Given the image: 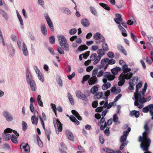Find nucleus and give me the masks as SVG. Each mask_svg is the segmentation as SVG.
Wrapping results in <instances>:
<instances>
[{"mask_svg": "<svg viewBox=\"0 0 153 153\" xmlns=\"http://www.w3.org/2000/svg\"><path fill=\"white\" fill-rule=\"evenodd\" d=\"M0 14L6 21L8 20L9 17L7 14L4 10L1 9H0Z\"/></svg>", "mask_w": 153, "mask_h": 153, "instance_id": "25", "label": "nucleus"}, {"mask_svg": "<svg viewBox=\"0 0 153 153\" xmlns=\"http://www.w3.org/2000/svg\"><path fill=\"white\" fill-rule=\"evenodd\" d=\"M110 91L109 90H108L105 92L104 94L105 97L102 98L103 99L105 100H108V97L110 95Z\"/></svg>", "mask_w": 153, "mask_h": 153, "instance_id": "49", "label": "nucleus"}, {"mask_svg": "<svg viewBox=\"0 0 153 153\" xmlns=\"http://www.w3.org/2000/svg\"><path fill=\"white\" fill-rule=\"evenodd\" d=\"M94 39L97 40L95 43L97 44H100L101 42H105V40L104 37L99 33L97 32L94 35Z\"/></svg>", "mask_w": 153, "mask_h": 153, "instance_id": "6", "label": "nucleus"}, {"mask_svg": "<svg viewBox=\"0 0 153 153\" xmlns=\"http://www.w3.org/2000/svg\"><path fill=\"white\" fill-rule=\"evenodd\" d=\"M17 44L19 48L22 50L23 55L25 56H27L28 55L29 52L25 43H22V40L19 39L17 41Z\"/></svg>", "mask_w": 153, "mask_h": 153, "instance_id": "4", "label": "nucleus"}, {"mask_svg": "<svg viewBox=\"0 0 153 153\" xmlns=\"http://www.w3.org/2000/svg\"><path fill=\"white\" fill-rule=\"evenodd\" d=\"M103 150L106 153H115L112 150L108 149V148H105L103 149Z\"/></svg>", "mask_w": 153, "mask_h": 153, "instance_id": "51", "label": "nucleus"}, {"mask_svg": "<svg viewBox=\"0 0 153 153\" xmlns=\"http://www.w3.org/2000/svg\"><path fill=\"white\" fill-rule=\"evenodd\" d=\"M51 107L54 113H55L56 115V106L55 104H53V103H51Z\"/></svg>", "mask_w": 153, "mask_h": 153, "instance_id": "63", "label": "nucleus"}, {"mask_svg": "<svg viewBox=\"0 0 153 153\" xmlns=\"http://www.w3.org/2000/svg\"><path fill=\"white\" fill-rule=\"evenodd\" d=\"M116 18H114V20L115 22L118 25H120V23L123 21V19L122 18V15L119 14H116Z\"/></svg>", "mask_w": 153, "mask_h": 153, "instance_id": "18", "label": "nucleus"}, {"mask_svg": "<svg viewBox=\"0 0 153 153\" xmlns=\"http://www.w3.org/2000/svg\"><path fill=\"white\" fill-rule=\"evenodd\" d=\"M115 60L114 59H109L108 58V63L104 67V70H105L107 68L109 65L114 64L115 63Z\"/></svg>", "mask_w": 153, "mask_h": 153, "instance_id": "30", "label": "nucleus"}, {"mask_svg": "<svg viewBox=\"0 0 153 153\" xmlns=\"http://www.w3.org/2000/svg\"><path fill=\"white\" fill-rule=\"evenodd\" d=\"M81 22L82 24L85 27H88L90 25V22L87 19H81Z\"/></svg>", "mask_w": 153, "mask_h": 153, "instance_id": "28", "label": "nucleus"}, {"mask_svg": "<svg viewBox=\"0 0 153 153\" xmlns=\"http://www.w3.org/2000/svg\"><path fill=\"white\" fill-rule=\"evenodd\" d=\"M104 77L105 79H107L109 81H111L113 80L115 78L114 75L111 74L109 72H105L104 74Z\"/></svg>", "mask_w": 153, "mask_h": 153, "instance_id": "14", "label": "nucleus"}, {"mask_svg": "<svg viewBox=\"0 0 153 153\" xmlns=\"http://www.w3.org/2000/svg\"><path fill=\"white\" fill-rule=\"evenodd\" d=\"M59 45H60L62 44H65L67 42V41L65 37L62 35H59L57 36Z\"/></svg>", "mask_w": 153, "mask_h": 153, "instance_id": "16", "label": "nucleus"}, {"mask_svg": "<svg viewBox=\"0 0 153 153\" xmlns=\"http://www.w3.org/2000/svg\"><path fill=\"white\" fill-rule=\"evenodd\" d=\"M63 13L68 15H71V12L70 10L68 8H66L63 10Z\"/></svg>", "mask_w": 153, "mask_h": 153, "instance_id": "55", "label": "nucleus"}, {"mask_svg": "<svg viewBox=\"0 0 153 153\" xmlns=\"http://www.w3.org/2000/svg\"><path fill=\"white\" fill-rule=\"evenodd\" d=\"M153 109V104H151L143 108L142 111L144 113H147L150 110Z\"/></svg>", "mask_w": 153, "mask_h": 153, "instance_id": "24", "label": "nucleus"}, {"mask_svg": "<svg viewBox=\"0 0 153 153\" xmlns=\"http://www.w3.org/2000/svg\"><path fill=\"white\" fill-rule=\"evenodd\" d=\"M12 142L14 143H18L17 137L14 134H13L11 137Z\"/></svg>", "mask_w": 153, "mask_h": 153, "instance_id": "52", "label": "nucleus"}, {"mask_svg": "<svg viewBox=\"0 0 153 153\" xmlns=\"http://www.w3.org/2000/svg\"><path fill=\"white\" fill-rule=\"evenodd\" d=\"M90 76L88 75L84 76L82 78V83H84L85 81H87L89 78H90Z\"/></svg>", "mask_w": 153, "mask_h": 153, "instance_id": "60", "label": "nucleus"}, {"mask_svg": "<svg viewBox=\"0 0 153 153\" xmlns=\"http://www.w3.org/2000/svg\"><path fill=\"white\" fill-rule=\"evenodd\" d=\"M111 92L112 94L116 95L118 94L121 92V90L119 87L116 88L115 86H114L111 88Z\"/></svg>", "mask_w": 153, "mask_h": 153, "instance_id": "22", "label": "nucleus"}, {"mask_svg": "<svg viewBox=\"0 0 153 153\" xmlns=\"http://www.w3.org/2000/svg\"><path fill=\"white\" fill-rule=\"evenodd\" d=\"M147 86L148 85L147 83L146 82H145L144 84V88L142 89V91H140V93H141L142 97H144V94L146 92Z\"/></svg>", "mask_w": 153, "mask_h": 153, "instance_id": "41", "label": "nucleus"}, {"mask_svg": "<svg viewBox=\"0 0 153 153\" xmlns=\"http://www.w3.org/2000/svg\"><path fill=\"white\" fill-rule=\"evenodd\" d=\"M119 81L118 82V85L119 86H121L123 85L125 82V79L124 78V77L120 75L119 77Z\"/></svg>", "mask_w": 153, "mask_h": 153, "instance_id": "37", "label": "nucleus"}, {"mask_svg": "<svg viewBox=\"0 0 153 153\" xmlns=\"http://www.w3.org/2000/svg\"><path fill=\"white\" fill-rule=\"evenodd\" d=\"M90 58L91 60L94 61L93 64L96 65L98 63L101 59L100 56H97L95 53H94L90 56Z\"/></svg>", "mask_w": 153, "mask_h": 153, "instance_id": "8", "label": "nucleus"}, {"mask_svg": "<svg viewBox=\"0 0 153 153\" xmlns=\"http://www.w3.org/2000/svg\"><path fill=\"white\" fill-rule=\"evenodd\" d=\"M57 51L60 54L63 55L65 53L63 50L60 47H59L57 48Z\"/></svg>", "mask_w": 153, "mask_h": 153, "instance_id": "64", "label": "nucleus"}, {"mask_svg": "<svg viewBox=\"0 0 153 153\" xmlns=\"http://www.w3.org/2000/svg\"><path fill=\"white\" fill-rule=\"evenodd\" d=\"M72 113L74 114L79 120H81L82 119V117L79 115L78 112L76 110H72L71 111Z\"/></svg>", "mask_w": 153, "mask_h": 153, "instance_id": "36", "label": "nucleus"}, {"mask_svg": "<svg viewBox=\"0 0 153 153\" xmlns=\"http://www.w3.org/2000/svg\"><path fill=\"white\" fill-rule=\"evenodd\" d=\"M122 69L123 71V73L128 72L131 71V69L130 68H128V65L126 64L123 66Z\"/></svg>", "mask_w": 153, "mask_h": 153, "instance_id": "42", "label": "nucleus"}, {"mask_svg": "<svg viewBox=\"0 0 153 153\" xmlns=\"http://www.w3.org/2000/svg\"><path fill=\"white\" fill-rule=\"evenodd\" d=\"M127 137L125 136L124 135H122L120 139V141L122 143L120 147V149L122 150L124 148V147L126 146L128 143V142L126 140Z\"/></svg>", "mask_w": 153, "mask_h": 153, "instance_id": "11", "label": "nucleus"}, {"mask_svg": "<svg viewBox=\"0 0 153 153\" xmlns=\"http://www.w3.org/2000/svg\"><path fill=\"white\" fill-rule=\"evenodd\" d=\"M103 94V93L102 92H98L94 95V98L95 100L100 99L102 97Z\"/></svg>", "mask_w": 153, "mask_h": 153, "instance_id": "35", "label": "nucleus"}, {"mask_svg": "<svg viewBox=\"0 0 153 153\" xmlns=\"http://www.w3.org/2000/svg\"><path fill=\"white\" fill-rule=\"evenodd\" d=\"M98 91V88L97 86L92 87L90 89V92L91 94H94L96 93Z\"/></svg>", "mask_w": 153, "mask_h": 153, "instance_id": "38", "label": "nucleus"}, {"mask_svg": "<svg viewBox=\"0 0 153 153\" xmlns=\"http://www.w3.org/2000/svg\"><path fill=\"white\" fill-rule=\"evenodd\" d=\"M129 115L131 117L135 116L136 118L139 117L140 113L139 111L133 110L131 111Z\"/></svg>", "mask_w": 153, "mask_h": 153, "instance_id": "29", "label": "nucleus"}, {"mask_svg": "<svg viewBox=\"0 0 153 153\" xmlns=\"http://www.w3.org/2000/svg\"><path fill=\"white\" fill-rule=\"evenodd\" d=\"M3 115L8 121H11L13 120V118L12 116L7 111H5L3 112Z\"/></svg>", "mask_w": 153, "mask_h": 153, "instance_id": "13", "label": "nucleus"}, {"mask_svg": "<svg viewBox=\"0 0 153 153\" xmlns=\"http://www.w3.org/2000/svg\"><path fill=\"white\" fill-rule=\"evenodd\" d=\"M102 81L104 83L102 86V89L103 90H106L111 87V84L110 83L107 82V79H103Z\"/></svg>", "mask_w": 153, "mask_h": 153, "instance_id": "17", "label": "nucleus"}, {"mask_svg": "<svg viewBox=\"0 0 153 153\" xmlns=\"http://www.w3.org/2000/svg\"><path fill=\"white\" fill-rule=\"evenodd\" d=\"M123 76L124 79H130L132 76V73L131 72L122 73L120 75Z\"/></svg>", "mask_w": 153, "mask_h": 153, "instance_id": "19", "label": "nucleus"}, {"mask_svg": "<svg viewBox=\"0 0 153 153\" xmlns=\"http://www.w3.org/2000/svg\"><path fill=\"white\" fill-rule=\"evenodd\" d=\"M121 68L119 67H116L111 70L112 73L114 75L117 74L119 71L121 70Z\"/></svg>", "mask_w": 153, "mask_h": 153, "instance_id": "32", "label": "nucleus"}, {"mask_svg": "<svg viewBox=\"0 0 153 153\" xmlns=\"http://www.w3.org/2000/svg\"><path fill=\"white\" fill-rule=\"evenodd\" d=\"M49 40L51 43L53 45L55 42V39L54 36H50L49 38Z\"/></svg>", "mask_w": 153, "mask_h": 153, "instance_id": "57", "label": "nucleus"}, {"mask_svg": "<svg viewBox=\"0 0 153 153\" xmlns=\"http://www.w3.org/2000/svg\"><path fill=\"white\" fill-rule=\"evenodd\" d=\"M2 42V45L4 46L5 45V42L4 41V37L3 36V34L1 31L0 30V43Z\"/></svg>", "mask_w": 153, "mask_h": 153, "instance_id": "47", "label": "nucleus"}, {"mask_svg": "<svg viewBox=\"0 0 153 153\" xmlns=\"http://www.w3.org/2000/svg\"><path fill=\"white\" fill-rule=\"evenodd\" d=\"M77 30L75 28L71 29L69 31V34L71 35L74 34L77 32Z\"/></svg>", "mask_w": 153, "mask_h": 153, "instance_id": "61", "label": "nucleus"}, {"mask_svg": "<svg viewBox=\"0 0 153 153\" xmlns=\"http://www.w3.org/2000/svg\"><path fill=\"white\" fill-rule=\"evenodd\" d=\"M107 55L111 59H112L114 57V53L112 52H109Z\"/></svg>", "mask_w": 153, "mask_h": 153, "instance_id": "58", "label": "nucleus"}, {"mask_svg": "<svg viewBox=\"0 0 153 153\" xmlns=\"http://www.w3.org/2000/svg\"><path fill=\"white\" fill-rule=\"evenodd\" d=\"M89 8L91 13L94 16H97V13L95 8L92 6L90 7Z\"/></svg>", "mask_w": 153, "mask_h": 153, "instance_id": "45", "label": "nucleus"}, {"mask_svg": "<svg viewBox=\"0 0 153 153\" xmlns=\"http://www.w3.org/2000/svg\"><path fill=\"white\" fill-rule=\"evenodd\" d=\"M37 102L39 105L41 107L43 106V102L41 98V96L40 95H38L37 98Z\"/></svg>", "mask_w": 153, "mask_h": 153, "instance_id": "44", "label": "nucleus"}, {"mask_svg": "<svg viewBox=\"0 0 153 153\" xmlns=\"http://www.w3.org/2000/svg\"><path fill=\"white\" fill-rule=\"evenodd\" d=\"M100 5L102 7L105 9L107 10H110V7L107 4H104L102 3H100Z\"/></svg>", "mask_w": 153, "mask_h": 153, "instance_id": "48", "label": "nucleus"}, {"mask_svg": "<svg viewBox=\"0 0 153 153\" xmlns=\"http://www.w3.org/2000/svg\"><path fill=\"white\" fill-rule=\"evenodd\" d=\"M117 48L125 56L127 55V53L126 51L125 50L123 46L120 45H118Z\"/></svg>", "mask_w": 153, "mask_h": 153, "instance_id": "31", "label": "nucleus"}, {"mask_svg": "<svg viewBox=\"0 0 153 153\" xmlns=\"http://www.w3.org/2000/svg\"><path fill=\"white\" fill-rule=\"evenodd\" d=\"M20 148L21 150H23L25 153H29L30 152V147L28 143H22L20 145Z\"/></svg>", "mask_w": 153, "mask_h": 153, "instance_id": "12", "label": "nucleus"}, {"mask_svg": "<svg viewBox=\"0 0 153 153\" xmlns=\"http://www.w3.org/2000/svg\"><path fill=\"white\" fill-rule=\"evenodd\" d=\"M44 16L45 17L47 23L49 27L50 28L51 31L53 32H54L53 26L52 23L51 19L49 17L48 14L47 13L44 14Z\"/></svg>", "mask_w": 153, "mask_h": 153, "instance_id": "10", "label": "nucleus"}, {"mask_svg": "<svg viewBox=\"0 0 153 153\" xmlns=\"http://www.w3.org/2000/svg\"><path fill=\"white\" fill-rule=\"evenodd\" d=\"M102 44V48H103V49H104L105 51H108V46L107 44L105 43V42H103Z\"/></svg>", "mask_w": 153, "mask_h": 153, "instance_id": "56", "label": "nucleus"}, {"mask_svg": "<svg viewBox=\"0 0 153 153\" xmlns=\"http://www.w3.org/2000/svg\"><path fill=\"white\" fill-rule=\"evenodd\" d=\"M118 117L116 114H114L113 116V120L115 123L118 122V123H120V122L118 121Z\"/></svg>", "mask_w": 153, "mask_h": 153, "instance_id": "53", "label": "nucleus"}, {"mask_svg": "<svg viewBox=\"0 0 153 153\" xmlns=\"http://www.w3.org/2000/svg\"><path fill=\"white\" fill-rule=\"evenodd\" d=\"M142 86L141 83H139L136 85V92L134 93V97L135 101L134 102V105L137 106L139 108H142L143 107V103L146 102V100L144 97H142L141 93L140 91L139 92V89Z\"/></svg>", "mask_w": 153, "mask_h": 153, "instance_id": "2", "label": "nucleus"}, {"mask_svg": "<svg viewBox=\"0 0 153 153\" xmlns=\"http://www.w3.org/2000/svg\"><path fill=\"white\" fill-rule=\"evenodd\" d=\"M22 130L23 131L26 130L27 128V125L26 123L24 121H22Z\"/></svg>", "mask_w": 153, "mask_h": 153, "instance_id": "54", "label": "nucleus"}, {"mask_svg": "<svg viewBox=\"0 0 153 153\" xmlns=\"http://www.w3.org/2000/svg\"><path fill=\"white\" fill-rule=\"evenodd\" d=\"M26 80L28 85H30L31 89L35 92L36 90V85L34 80L33 79L32 76L29 71H27L26 74Z\"/></svg>", "mask_w": 153, "mask_h": 153, "instance_id": "3", "label": "nucleus"}, {"mask_svg": "<svg viewBox=\"0 0 153 153\" xmlns=\"http://www.w3.org/2000/svg\"><path fill=\"white\" fill-rule=\"evenodd\" d=\"M62 45H60L64 50L66 51L67 52H68L69 51V45L68 44L67 42H66L65 44H62Z\"/></svg>", "mask_w": 153, "mask_h": 153, "instance_id": "39", "label": "nucleus"}, {"mask_svg": "<svg viewBox=\"0 0 153 153\" xmlns=\"http://www.w3.org/2000/svg\"><path fill=\"white\" fill-rule=\"evenodd\" d=\"M7 48L10 56L11 57H13L15 54V51L14 49L11 45H8Z\"/></svg>", "mask_w": 153, "mask_h": 153, "instance_id": "21", "label": "nucleus"}, {"mask_svg": "<svg viewBox=\"0 0 153 153\" xmlns=\"http://www.w3.org/2000/svg\"><path fill=\"white\" fill-rule=\"evenodd\" d=\"M65 133L67 135L68 139L72 141L74 140V137L72 133L70 132L69 130H67L65 131Z\"/></svg>", "mask_w": 153, "mask_h": 153, "instance_id": "26", "label": "nucleus"}, {"mask_svg": "<svg viewBox=\"0 0 153 153\" xmlns=\"http://www.w3.org/2000/svg\"><path fill=\"white\" fill-rule=\"evenodd\" d=\"M66 116L69 117L71 121L76 123L77 125H79V122L76 119L74 116L72 115L69 116V115H67Z\"/></svg>", "mask_w": 153, "mask_h": 153, "instance_id": "33", "label": "nucleus"}, {"mask_svg": "<svg viewBox=\"0 0 153 153\" xmlns=\"http://www.w3.org/2000/svg\"><path fill=\"white\" fill-rule=\"evenodd\" d=\"M53 123L55 128L56 132L57 134H58L59 132L62 131V125L59 120L56 118L53 119Z\"/></svg>", "mask_w": 153, "mask_h": 153, "instance_id": "5", "label": "nucleus"}, {"mask_svg": "<svg viewBox=\"0 0 153 153\" xmlns=\"http://www.w3.org/2000/svg\"><path fill=\"white\" fill-rule=\"evenodd\" d=\"M105 50L102 49L98 50L97 51V53L99 55L98 56H100L101 57L105 54Z\"/></svg>", "mask_w": 153, "mask_h": 153, "instance_id": "43", "label": "nucleus"}, {"mask_svg": "<svg viewBox=\"0 0 153 153\" xmlns=\"http://www.w3.org/2000/svg\"><path fill=\"white\" fill-rule=\"evenodd\" d=\"M16 13L17 18L20 22V25L21 26H23L24 25V23L23 19L22 17V16L20 15L19 11L17 10H16Z\"/></svg>", "mask_w": 153, "mask_h": 153, "instance_id": "34", "label": "nucleus"}, {"mask_svg": "<svg viewBox=\"0 0 153 153\" xmlns=\"http://www.w3.org/2000/svg\"><path fill=\"white\" fill-rule=\"evenodd\" d=\"M12 130L9 128H7L4 130V133L2 134V137L5 141L9 140L11 138V135L8 133H10Z\"/></svg>", "mask_w": 153, "mask_h": 153, "instance_id": "7", "label": "nucleus"}, {"mask_svg": "<svg viewBox=\"0 0 153 153\" xmlns=\"http://www.w3.org/2000/svg\"><path fill=\"white\" fill-rule=\"evenodd\" d=\"M37 140L39 146L40 148H42L43 146V144L39 137L38 136L37 137Z\"/></svg>", "mask_w": 153, "mask_h": 153, "instance_id": "50", "label": "nucleus"}, {"mask_svg": "<svg viewBox=\"0 0 153 153\" xmlns=\"http://www.w3.org/2000/svg\"><path fill=\"white\" fill-rule=\"evenodd\" d=\"M88 48V47L86 45H81L78 47V50L79 51H81L86 50Z\"/></svg>", "mask_w": 153, "mask_h": 153, "instance_id": "46", "label": "nucleus"}, {"mask_svg": "<svg viewBox=\"0 0 153 153\" xmlns=\"http://www.w3.org/2000/svg\"><path fill=\"white\" fill-rule=\"evenodd\" d=\"M76 95L77 97L82 100L87 101L88 99L86 96L83 94L82 92L79 90H77L76 91Z\"/></svg>", "mask_w": 153, "mask_h": 153, "instance_id": "9", "label": "nucleus"}, {"mask_svg": "<svg viewBox=\"0 0 153 153\" xmlns=\"http://www.w3.org/2000/svg\"><path fill=\"white\" fill-rule=\"evenodd\" d=\"M144 128L145 131L143 133V136H139V141L141 142L140 146L142 150L144 151H147L151 142V139L148 137L150 130L147 123L145 124Z\"/></svg>", "mask_w": 153, "mask_h": 153, "instance_id": "1", "label": "nucleus"}, {"mask_svg": "<svg viewBox=\"0 0 153 153\" xmlns=\"http://www.w3.org/2000/svg\"><path fill=\"white\" fill-rule=\"evenodd\" d=\"M37 75L38 79L41 82H44L43 77L41 72L40 73H39L37 74Z\"/></svg>", "mask_w": 153, "mask_h": 153, "instance_id": "62", "label": "nucleus"}, {"mask_svg": "<svg viewBox=\"0 0 153 153\" xmlns=\"http://www.w3.org/2000/svg\"><path fill=\"white\" fill-rule=\"evenodd\" d=\"M108 58H105L102 59L101 61V64L102 65L101 66H103L106 65L108 63Z\"/></svg>", "mask_w": 153, "mask_h": 153, "instance_id": "40", "label": "nucleus"}, {"mask_svg": "<svg viewBox=\"0 0 153 153\" xmlns=\"http://www.w3.org/2000/svg\"><path fill=\"white\" fill-rule=\"evenodd\" d=\"M41 30L42 33L44 36H46L47 34V30L46 26L43 24H42L41 25Z\"/></svg>", "mask_w": 153, "mask_h": 153, "instance_id": "27", "label": "nucleus"}, {"mask_svg": "<svg viewBox=\"0 0 153 153\" xmlns=\"http://www.w3.org/2000/svg\"><path fill=\"white\" fill-rule=\"evenodd\" d=\"M97 82L96 77H91L89 79L88 83L90 85L95 84Z\"/></svg>", "mask_w": 153, "mask_h": 153, "instance_id": "23", "label": "nucleus"}, {"mask_svg": "<svg viewBox=\"0 0 153 153\" xmlns=\"http://www.w3.org/2000/svg\"><path fill=\"white\" fill-rule=\"evenodd\" d=\"M36 114H35V115L32 116L31 117V120L32 123L33 124H35L37 125L38 121V112L36 111Z\"/></svg>", "mask_w": 153, "mask_h": 153, "instance_id": "15", "label": "nucleus"}, {"mask_svg": "<svg viewBox=\"0 0 153 153\" xmlns=\"http://www.w3.org/2000/svg\"><path fill=\"white\" fill-rule=\"evenodd\" d=\"M131 131V128L128 127L127 131H125L123 132V135L127 137V136L129 132Z\"/></svg>", "mask_w": 153, "mask_h": 153, "instance_id": "59", "label": "nucleus"}, {"mask_svg": "<svg viewBox=\"0 0 153 153\" xmlns=\"http://www.w3.org/2000/svg\"><path fill=\"white\" fill-rule=\"evenodd\" d=\"M136 80V82L135 83H136L138 80V77H134L133 79V80H132V82H128V84L129 85V87H128V89L129 90H132L134 89V86L135 85V84L134 83L133 80Z\"/></svg>", "mask_w": 153, "mask_h": 153, "instance_id": "20", "label": "nucleus"}]
</instances>
